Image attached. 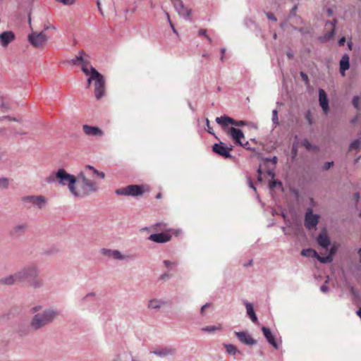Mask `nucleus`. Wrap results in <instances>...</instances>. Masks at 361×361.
<instances>
[{"label": "nucleus", "mask_w": 361, "mask_h": 361, "mask_svg": "<svg viewBox=\"0 0 361 361\" xmlns=\"http://www.w3.org/2000/svg\"><path fill=\"white\" fill-rule=\"evenodd\" d=\"M59 314V311L56 309H45L42 312H38L32 317L30 326L35 331L41 329L51 324Z\"/></svg>", "instance_id": "nucleus-2"}, {"label": "nucleus", "mask_w": 361, "mask_h": 361, "mask_svg": "<svg viewBox=\"0 0 361 361\" xmlns=\"http://www.w3.org/2000/svg\"><path fill=\"white\" fill-rule=\"evenodd\" d=\"M345 285L349 288L350 293L353 296L354 300H357L360 298L359 293L356 290L355 287L351 285L347 280L345 281Z\"/></svg>", "instance_id": "nucleus-35"}, {"label": "nucleus", "mask_w": 361, "mask_h": 361, "mask_svg": "<svg viewBox=\"0 0 361 361\" xmlns=\"http://www.w3.org/2000/svg\"><path fill=\"white\" fill-rule=\"evenodd\" d=\"M262 331L267 341L275 349L279 348V344L276 342L274 336L272 334L271 331L267 326L262 327Z\"/></svg>", "instance_id": "nucleus-21"}, {"label": "nucleus", "mask_w": 361, "mask_h": 361, "mask_svg": "<svg viewBox=\"0 0 361 361\" xmlns=\"http://www.w3.org/2000/svg\"><path fill=\"white\" fill-rule=\"evenodd\" d=\"M82 72L90 77L87 79L88 88L92 82L94 81V94L97 99L102 98L105 93V80L104 76L99 73L95 68L91 66L88 68L87 66H82Z\"/></svg>", "instance_id": "nucleus-3"}, {"label": "nucleus", "mask_w": 361, "mask_h": 361, "mask_svg": "<svg viewBox=\"0 0 361 361\" xmlns=\"http://www.w3.org/2000/svg\"><path fill=\"white\" fill-rule=\"evenodd\" d=\"M57 2L62 3L64 5H71L73 4V0H56Z\"/></svg>", "instance_id": "nucleus-60"}, {"label": "nucleus", "mask_w": 361, "mask_h": 361, "mask_svg": "<svg viewBox=\"0 0 361 361\" xmlns=\"http://www.w3.org/2000/svg\"><path fill=\"white\" fill-rule=\"evenodd\" d=\"M336 24H337V20L334 19L333 20H328L326 23V26H328L329 25L332 26V28L335 29Z\"/></svg>", "instance_id": "nucleus-58"}, {"label": "nucleus", "mask_w": 361, "mask_h": 361, "mask_svg": "<svg viewBox=\"0 0 361 361\" xmlns=\"http://www.w3.org/2000/svg\"><path fill=\"white\" fill-rule=\"evenodd\" d=\"M211 305H212L211 303L207 302V303H206L205 305H204L203 306L201 307V308H200V314H201L202 316L204 315L205 309L207 307H210Z\"/></svg>", "instance_id": "nucleus-57"}, {"label": "nucleus", "mask_w": 361, "mask_h": 361, "mask_svg": "<svg viewBox=\"0 0 361 361\" xmlns=\"http://www.w3.org/2000/svg\"><path fill=\"white\" fill-rule=\"evenodd\" d=\"M212 151L215 154L224 157V159L232 157L231 153L228 152V151L226 149V145L223 142H220L219 143H215L212 146Z\"/></svg>", "instance_id": "nucleus-16"}, {"label": "nucleus", "mask_w": 361, "mask_h": 361, "mask_svg": "<svg viewBox=\"0 0 361 361\" xmlns=\"http://www.w3.org/2000/svg\"><path fill=\"white\" fill-rule=\"evenodd\" d=\"M334 164V161H326L324 162L322 169L323 171H328Z\"/></svg>", "instance_id": "nucleus-52"}, {"label": "nucleus", "mask_w": 361, "mask_h": 361, "mask_svg": "<svg viewBox=\"0 0 361 361\" xmlns=\"http://www.w3.org/2000/svg\"><path fill=\"white\" fill-rule=\"evenodd\" d=\"M243 304L246 307V311H247V315L249 317V318L250 319V320L254 323V324H257L258 323V318L255 314V312L254 310V308H253V306L252 305L245 300L243 302Z\"/></svg>", "instance_id": "nucleus-27"}, {"label": "nucleus", "mask_w": 361, "mask_h": 361, "mask_svg": "<svg viewBox=\"0 0 361 361\" xmlns=\"http://www.w3.org/2000/svg\"><path fill=\"white\" fill-rule=\"evenodd\" d=\"M298 9V5H294V6L292 8V9L290 11L289 16L290 17H294L296 15V11Z\"/></svg>", "instance_id": "nucleus-59"}, {"label": "nucleus", "mask_w": 361, "mask_h": 361, "mask_svg": "<svg viewBox=\"0 0 361 361\" xmlns=\"http://www.w3.org/2000/svg\"><path fill=\"white\" fill-rule=\"evenodd\" d=\"M301 255L303 257H311L312 258H314V257L317 256V252L312 248H306V249L302 250Z\"/></svg>", "instance_id": "nucleus-34"}, {"label": "nucleus", "mask_w": 361, "mask_h": 361, "mask_svg": "<svg viewBox=\"0 0 361 361\" xmlns=\"http://www.w3.org/2000/svg\"><path fill=\"white\" fill-rule=\"evenodd\" d=\"M76 182L77 179L75 178L73 181H71L66 185L68 186V190L71 192V194H73L75 197H82V195H81V192H78L76 190V188L75 186Z\"/></svg>", "instance_id": "nucleus-31"}, {"label": "nucleus", "mask_w": 361, "mask_h": 361, "mask_svg": "<svg viewBox=\"0 0 361 361\" xmlns=\"http://www.w3.org/2000/svg\"><path fill=\"white\" fill-rule=\"evenodd\" d=\"M17 332L20 336H26L29 335L30 329L26 326H20L17 330Z\"/></svg>", "instance_id": "nucleus-38"}, {"label": "nucleus", "mask_w": 361, "mask_h": 361, "mask_svg": "<svg viewBox=\"0 0 361 361\" xmlns=\"http://www.w3.org/2000/svg\"><path fill=\"white\" fill-rule=\"evenodd\" d=\"M317 242L319 246L324 249H328L331 244V241L326 233H320L317 238Z\"/></svg>", "instance_id": "nucleus-28"}, {"label": "nucleus", "mask_w": 361, "mask_h": 361, "mask_svg": "<svg viewBox=\"0 0 361 361\" xmlns=\"http://www.w3.org/2000/svg\"><path fill=\"white\" fill-rule=\"evenodd\" d=\"M215 121L221 126L222 130H226V128L229 127V126L243 127L247 125L245 121H237L227 115L216 117Z\"/></svg>", "instance_id": "nucleus-6"}, {"label": "nucleus", "mask_w": 361, "mask_h": 361, "mask_svg": "<svg viewBox=\"0 0 361 361\" xmlns=\"http://www.w3.org/2000/svg\"><path fill=\"white\" fill-rule=\"evenodd\" d=\"M9 185V180L8 178L1 177L0 178V188L7 189Z\"/></svg>", "instance_id": "nucleus-43"}, {"label": "nucleus", "mask_w": 361, "mask_h": 361, "mask_svg": "<svg viewBox=\"0 0 361 361\" xmlns=\"http://www.w3.org/2000/svg\"><path fill=\"white\" fill-rule=\"evenodd\" d=\"M219 329H221V326L217 327L216 326H207L202 328L201 330L203 331L208 332V333H213L215 331L219 330Z\"/></svg>", "instance_id": "nucleus-44"}, {"label": "nucleus", "mask_w": 361, "mask_h": 361, "mask_svg": "<svg viewBox=\"0 0 361 361\" xmlns=\"http://www.w3.org/2000/svg\"><path fill=\"white\" fill-rule=\"evenodd\" d=\"M319 103L324 114L329 111V102L326 92L323 89L319 90Z\"/></svg>", "instance_id": "nucleus-20"}, {"label": "nucleus", "mask_w": 361, "mask_h": 361, "mask_svg": "<svg viewBox=\"0 0 361 361\" xmlns=\"http://www.w3.org/2000/svg\"><path fill=\"white\" fill-rule=\"evenodd\" d=\"M101 253L105 257L112 258L116 260H128L130 259L129 255H124L119 250H117L102 248L101 250Z\"/></svg>", "instance_id": "nucleus-12"}, {"label": "nucleus", "mask_w": 361, "mask_h": 361, "mask_svg": "<svg viewBox=\"0 0 361 361\" xmlns=\"http://www.w3.org/2000/svg\"><path fill=\"white\" fill-rule=\"evenodd\" d=\"M199 35L201 36H204L211 44L212 42V39L210 38L209 35H207V30L205 29H200L199 30Z\"/></svg>", "instance_id": "nucleus-50"}, {"label": "nucleus", "mask_w": 361, "mask_h": 361, "mask_svg": "<svg viewBox=\"0 0 361 361\" xmlns=\"http://www.w3.org/2000/svg\"><path fill=\"white\" fill-rule=\"evenodd\" d=\"M166 16H167L168 21H169V23L170 24V26H171V29H172V31L173 32V33H175V34H176L178 35V32H177L176 29L175 28L173 24L171 21L170 17H169V15L168 13H166Z\"/></svg>", "instance_id": "nucleus-56"}, {"label": "nucleus", "mask_w": 361, "mask_h": 361, "mask_svg": "<svg viewBox=\"0 0 361 361\" xmlns=\"http://www.w3.org/2000/svg\"><path fill=\"white\" fill-rule=\"evenodd\" d=\"M352 104L358 112L355 117L351 120V123H355L358 121L361 122V95L355 96L353 98Z\"/></svg>", "instance_id": "nucleus-23"}, {"label": "nucleus", "mask_w": 361, "mask_h": 361, "mask_svg": "<svg viewBox=\"0 0 361 361\" xmlns=\"http://www.w3.org/2000/svg\"><path fill=\"white\" fill-rule=\"evenodd\" d=\"M15 34L13 31H4L0 34V44L3 47H6L15 39Z\"/></svg>", "instance_id": "nucleus-22"}, {"label": "nucleus", "mask_w": 361, "mask_h": 361, "mask_svg": "<svg viewBox=\"0 0 361 361\" xmlns=\"http://www.w3.org/2000/svg\"><path fill=\"white\" fill-rule=\"evenodd\" d=\"M159 357H164L169 355H173L176 353V350L171 347H165L155 349L150 352Z\"/></svg>", "instance_id": "nucleus-25"}, {"label": "nucleus", "mask_w": 361, "mask_h": 361, "mask_svg": "<svg viewBox=\"0 0 361 361\" xmlns=\"http://www.w3.org/2000/svg\"><path fill=\"white\" fill-rule=\"evenodd\" d=\"M320 216L313 213L311 208H308L304 219V225L308 230L315 228L319 221Z\"/></svg>", "instance_id": "nucleus-7"}, {"label": "nucleus", "mask_w": 361, "mask_h": 361, "mask_svg": "<svg viewBox=\"0 0 361 361\" xmlns=\"http://www.w3.org/2000/svg\"><path fill=\"white\" fill-rule=\"evenodd\" d=\"M301 145L304 146L307 150L317 149L316 146L312 145L308 140L305 139L301 142Z\"/></svg>", "instance_id": "nucleus-41"}, {"label": "nucleus", "mask_w": 361, "mask_h": 361, "mask_svg": "<svg viewBox=\"0 0 361 361\" xmlns=\"http://www.w3.org/2000/svg\"><path fill=\"white\" fill-rule=\"evenodd\" d=\"M361 147V140L360 139H356L353 140L349 145V151L353 149H360Z\"/></svg>", "instance_id": "nucleus-39"}, {"label": "nucleus", "mask_w": 361, "mask_h": 361, "mask_svg": "<svg viewBox=\"0 0 361 361\" xmlns=\"http://www.w3.org/2000/svg\"><path fill=\"white\" fill-rule=\"evenodd\" d=\"M21 202L24 207L27 209H30L32 206L42 209L47 203V200L42 195H25L22 197Z\"/></svg>", "instance_id": "nucleus-4"}, {"label": "nucleus", "mask_w": 361, "mask_h": 361, "mask_svg": "<svg viewBox=\"0 0 361 361\" xmlns=\"http://www.w3.org/2000/svg\"><path fill=\"white\" fill-rule=\"evenodd\" d=\"M56 180H57V177H56V171L55 173H52L49 176L45 178L44 181L47 183L50 184V183H55Z\"/></svg>", "instance_id": "nucleus-42"}, {"label": "nucleus", "mask_w": 361, "mask_h": 361, "mask_svg": "<svg viewBox=\"0 0 361 361\" xmlns=\"http://www.w3.org/2000/svg\"><path fill=\"white\" fill-rule=\"evenodd\" d=\"M173 5L180 16H183L187 18L189 20H191L190 15L192 10L186 8L181 0H178Z\"/></svg>", "instance_id": "nucleus-18"}, {"label": "nucleus", "mask_w": 361, "mask_h": 361, "mask_svg": "<svg viewBox=\"0 0 361 361\" xmlns=\"http://www.w3.org/2000/svg\"><path fill=\"white\" fill-rule=\"evenodd\" d=\"M149 228L155 231H164L166 229V224L163 222L156 223L153 224Z\"/></svg>", "instance_id": "nucleus-40"}, {"label": "nucleus", "mask_w": 361, "mask_h": 361, "mask_svg": "<svg viewBox=\"0 0 361 361\" xmlns=\"http://www.w3.org/2000/svg\"><path fill=\"white\" fill-rule=\"evenodd\" d=\"M266 161H271L272 164H276L277 163L278 159L276 156L273 157L271 159L267 158L265 159Z\"/></svg>", "instance_id": "nucleus-64"}, {"label": "nucleus", "mask_w": 361, "mask_h": 361, "mask_svg": "<svg viewBox=\"0 0 361 361\" xmlns=\"http://www.w3.org/2000/svg\"><path fill=\"white\" fill-rule=\"evenodd\" d=\"M267 18L270 20H272L274 22H276L277 21V18L274 16V15L271 13V12H264Z\"/></svg>", "instance_id": "nucleus-54"}, {"label": "nucleus", "mask_w": 361, "mask_h": 361, "mask_svg": "<svg viewBox=\"0 0 361 361\" xmlns=\"http://www.w3.org/2000/svg\"><path fill=\"white\" fill-rule=\"evenodd\" d=\"M83 132L86 135L94 137H102L104 132L97 126L85 124L82 126Z\"/></svg>", "instance_id": "nucleus-19"}, {"label": "nucleus", "mask_w": 361, "mask_h": 361, "mask_svg": "<svg viewBox=\"0 0 361 361\" xmlns=\"http://www.w3.org/2000/svg\"><path fill=\"white\" fill-rule=\"evenodd\" d=\"M335 248H331L329 251V254L326 256L322 257L317 253V256L314 257L319 262L322 264L331 263L333 261V257L335 254Z\"/></svg>", "instance_id": "nucleus-29"}, {"label": "nucleus", "mask_w": 361, "mask_h": 361, "mask_svg": "<svg viewBox=\"0 0 361 361\" xmlns=\"http://www.w3.org/2000/svg\"><path fill=\"white\" fill-rule=\"evenodd\" d=\"M247 182H248L249 187H250V188H252L254 191H255V192H256V191H257V189H256V188L255 187V185H254V184H253V183H252V180H251V178H247Z\"/></svg>", "instance_id": "nucleus-63"}, {"label": "nucleus", "mask_w": 361, "mask_h": 361, "mask_svg": "<svg viewBox=\"0 0 361 361\" xmlns=\"http://www.w3.org/2000/svg\"><path fill=\"white\" fill-rule=\"evenodd\" d=\"M350 68V57L345 54L340 60V73L342 76L345 75V71Z\"/></svg>", "instance_id": "nucleus-26"}, {"label": "nucleus", "mask_w": 361, "mask_h": 361, "mask_svg": "<svg viewBox=\"0 0 361 361\" xmlns=\"http://www.w3.org/2000/svg\"><path fill=\"white\" fill-rule=\"evenodd\" d=\"M118 195H127L138 197L144 193L143 186L140 185H130L124 188L116 189L115 191Z\"/></svg>", "instance_id": "nucleus-5"}, {"label": "nucleus", "mask_w": 361, "mask_h": 361, "mask_svg": "<svg viewBox=\"0 0 361 361\" xmlns=\"http://www.w3.org/2000/svg\"><path fill=\"white\" fill-rule=\"evenodd\" d=\"M17 272L21 283L28 281L29 285L35 289L41 288L44 285V279L39 276V270L36 264L25 266Z\"/></svg>", "instance_id": "nucleus-1"}, {"label": "nucleus", "mask_w": 361, "mask_h": 361, "mask_svg": "<svg viewBox=\"0 0 361 361\" xmlns=\"http://www.w3.org/2000/svg\"><path fill=\"white\" fill-rule=\"evenodd\" d=\"M97 298L94 293L91 292L85 295L80 301V306L85 308L93 307L97 302Z\"/></svg>", "instance_id": "nucleus-17"}, {"label": "nucleus", "mask_w": 361, "mask_h": 361, "mask_svg": "<svg viewBox=\"0 0 361 361\" xmlns=\"http://www.w3.org/2000/svg\"><path fill=\"white\" fill-rule=\"evenodd\" d=\"M17 283H21L17 271L0 279L1 285L13 286Z\"/></svg>", "instance_id": "nucleus-24"}, {"label": "nucleus", "mask_w": 361, "mask_h": 361, "mask_svg": "<svg viewBox=\"0 0 361 361\" xmlns=\"http://www.w3.org/2000/svg\"><path fill=\"white\" fill-rule=\"evenodd\" d=\"M0 109L2 111H8L9 109H10V106L8 104L2 102L1 104H0Z\"/></svg>", "instance_id": "nucleus-55"}, {"label": "nucleus", "mask_w": 361, "mask_h": 361, "mask_svg": "<svg viewBox=\"0 0 361 361\" xmlns=\"http://www.w3.org/2000/svg\"><path fill=\"white\" fill-rule=\"evenodd\" d=\"M272 122L274 124V127H276L279 124L278 118V111L276 109H274L272 111Z\"/></svg>", "instance_id": "nucleus-46"}, {"label": "nucleus", "mask_w": 361, "mask_h": 361, "mask_svg": "<svg viewBox=\"0 0 361 361\" xmlns=\"http://www.w3.org/2000/svg\"><path fill=\"white\" fill-rule=\"evenodd\" d=\"M130 360H132L131 353L128 352H124L121 354H119L114 360V361H130Z\"/></svg>", "instance_id": "nucleus-36"}, {"label": "nucleus", "mask_w": 361, "mask_h": 361, "mask_svg": "<svg viewBox=\"0 0 361 361\" xmlns=\"http://www.w3.org/2000/svg\"><path fill=\"white\" fill-rule=\"evenodd\" d=\"M335 34L334 28H332L329 32H326L324 36V39L325 41L329 40L331 37H334Z\"/></svg>", "instance_id": "nucleus-49"}, {"label": "nucleus", "mask_w": 361, "mask_h": 361, "mask_svg": "<svg viewBox=\"0 0 361 361\" xmlns=\"http://www.w3.org/2000/svg\"><path fill=\"white\" fill-rule=\"evenodd\" d=\"M56 177L59 184L61 185H66L76 178L75 176L67 173L63 168L56 171Z\"/></svg>", "instance_id": "nucleus-11"}, {"label": "nucleus", "mask_w": 361, "mask_h": 361, "mask_svg": "<svg viewBox=\"0 0 361 361\" xmlns=\"http://www.w3.org/2000/svg\"><path fill=\"white\" fill-rule=\"evenodd\" d=\"M41 308H42L41 305H36L31 308L30 312L32 313H35V312H39L41 310Z\"/></svg>", "instance_id": "nucleus-62"}, {"label": "nucleus", "mask_w": 361, "mask_h": 361, "mask_svg": "<svg viewBox=\"0 0 361 361\" xmlns=\"http://www.w3.org/2000/svg\"><path fill=\"white\" fill-rule=\"evenodd\" d=\"M225 348L228 354L234 355L236 353H240L238 348L233 344H225Z\"/></svg>", "instance_id": "nucleus-37"}, {"label": "nucleus", "mask_w": 361, "mask_h": 361, "mask_svg": "<svg viewBox=\"0 0 361 361\" xmlns=\"http://www.w3.org/2000/svg\"><path fill=\"white\" fill-rule=\"evenodd\" d=\"M166 302L157 300V299H152L149 301L148 303V307L151 309H159L162 305H165Z\"/></svg>", "instance_id": "nucleus-32"}, {"label": "nucleus", "mask_w": 361, "mask_h": 361, "mask_svg": "<svg viewBox=\"0 0 361 361\" xmlns=\"http://www.w3.org/2000/svg\"><path fill=\"white\" fill-rule=\"evenodd\" d=\"M77 181H78L79 184H80L81 183L84 182L85 180H87L88 178L85 176V173L83 171H80L77 178Z\"/></svg>", "instance_id": "nucleus-48"}, {"label": "nucleus", "mask_w": 361, "mask_h": 361, "mask_svg": "<svg viewBox=\"0 0 361 361\" xmlns=\"http://www.w3.org/2000/svg\"><path fill=\"white\" fill-rule=\"evenodd\" d=\"M305 118L310 126L313 124V118L310 111L305 114Z\"/></svg>", "instance_id": "nucleus-53"}, {"label": "nucleus", "mask_w": 361, "mask_h": 361, "mask_svg": "<svg viewBox=\"0 0 361 361\" xmlns=\"http://www.w3.org/2000/svg\"><path fill=\"white\" fill-rule=\"evenodd\" d=\"M85 53L84 51H80L79 52V55L76 56L74 59L71 60L72 63L73 65H79L80 63H82V66H87V61L84 60L83 55H85Z\"/></svg>", "instance_id": "nucleus-30"}, {"label": "nucleus", "mask_w": 361, "mask_h": 361, "mask_svg": "<svg viewBox=\"0 0 361 361\" xmlns=\"http://www.w3.org/2000/svg\"><path fill=\"white\" fill-rule=\"evenodd\" d=\"M206 130L208 133L212 135L216 139L219 140L217 136L214 133L213 128L210 126L209 121L208 118H206Z\"/></svg>", "instance_id": "nucleus-47"}, {"label": "nucleus", "mask_w": 361, "mask_h": 361, "mask_svg": "<svg viewBox=\"0 0 361 361\" xmlns=\"http://www.w3.org/2000/svg\"><path fill=\"white\" fill-rule=\"evenodd\" d=\"M29 226L27 222H22L14 225L9 231L11 237L18 238L23 235L27 230Z\"/></svg>", "instance_id": "nucleus-13"}, {"label": "nucleus", "mask_w": 361, "mask_h": 361, "mask_svg": "<svg viewBox=\"0 0 361 361\" xmlns=\"http://www.w3.org/2000/svg\"><path fill=\"white\" fill-rule=\"evenodd\" d=\"M85 169L90 170L92 171L93 176L98 177L101 179H104L105 178V174L104 172L99 171L97 170L94 167L90 165H86Z\"/></svg>", "instance_id": "nucleus-33"}, {"label": "nucleus", "mask_w": 361, "mask_h": 361, "mask_svg": "<svg viewBox=\"0 0 361 361\" xmlns=\"http://www.w3.org/2000/svg\"><path fill=\"white\" fill-rule=\"evenodd\" d=\"M171 276V274H168V273H164L163 274H161L160 276H159V280H166L167 279H170Z\"/></svg>", "instance_id": "nucleus-61"}, {"label": "nucleus", "mask_w": 361, "mask_h": 361, "mask_svg": "<svg viewBox=\"0 0 361 361\" xmlns=\"http://www.w3.org/2000/svg\"><path fill=\"white\" fill-rule=\"evenodd\" d=\"M234 334L238 340L244 345H255L257 344V341L247 331H235Z\"/></svg>", "instance_id": "nucleus-14"}, {"label": "nucleus", "mask_w": 361, "mask_h": 361, "mask_svg": "<svg viewBox=\"0 0 361 361\" xmlns=\"http://www.w3.org/2000/svg\"><path fill=\"white\" fill-rule=\"evenodd\" d=\"M276 186L282 188V182L278 180H272L269 183V187L270 189H274Z\"/></svg>", "instance_id": "nucleus-45"}, {"label": "nucleus", "mask_w": 361, "mask_h": 361, "mask_svg": "<svg viewBox=\"0 0 361 361\" xmlns=\"http://www.w3.org/2000/svg\"><path fill=\"white\" fill-rule=\"evenodd\" d=\"M171 235L164 232H161L151 234L149 235L147 239L157 243H166L169 242L171 240Z\"/></svg>", "instance_id": "nucleus-15"}, {"label": "nucleus", "mask_w": 361, "mask_h": 361, "mask_svg": "<svg viewBox=\"0 0 361 361\" xmlns=\"http://www.w3.org/2000/svg\"><path fill=\"white\" fill-rule=\"evenodd\" d=\"M226 135H229L233 140L234 144L236 145H242L241 139L244 138V133L239 129L231 127H226V130H223Z\"/></svg>", "instance_id": "nucleus-9"}, {"label": "nucleus", "mask_w": 361, "mask_h": 361, "mask_svg": "<svg viewBox=\"0 0 361 361\" xmlns=\"http://www.w3.org/2000/svg\"><path fill=\"white\" fill-rule=\"evenodd\" d=\"M80 186L82 189L81 195H82V197L97 192L99 188L97 183L90 180L89 178L81 183Z\"/></svg>", "instance_id": "nucleus-10"}, {"label": "nucleus", "mask_w": 361, "mask_h": 361, "mask_svg": "<svg viewBox=\"0 0 361 361\" xmlns=\"http://www.w3.org/2000/svg\"><path fill=\"white\" fill-rule=\"evenodd\" d=\"M47 35L43 32H32L28 35L29 42L35 47L38 48L44 44L47 41Z\"/></svg>", "instance_id": "nucleus-8"}, {"label": "nucleus", "mask_w": 361, "mask_h": 361, "mask_svg": "<svg viewBox=\"0 0 361 361\" xmlns=\"http://www.w3.org/2000/svg\"><path fill=\"white\" fill-rule=\"evenodd\" d=\"M300 77H301L302 80L305 83V85H309L310 80H309L308 75L305 72H303V71H301L300 73Z\"/></svg>", "instance_id": "nucleus-51"}]
</instances>
